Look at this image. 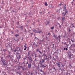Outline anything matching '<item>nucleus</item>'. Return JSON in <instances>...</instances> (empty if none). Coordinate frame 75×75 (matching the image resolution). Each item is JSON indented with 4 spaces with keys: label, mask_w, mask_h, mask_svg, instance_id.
Returning <instances> with one entry per match:
<instances>
[{
    "label": "nucleus",
    "mask_w": 75,
    "mask_h": 75,
    "mask_svg": "<svg viewBox=\"0 0 75 75\" xmlns=\"http://www.w3.org/2000/svg\"><path fill=\"white\" fill-rule=\"evenodd\" d=\"M0 62H2L3 65H4V66H6V65H7V61H6V60L3 59V57H2L1 58Z\"/></svg>",
    "instance_id": "obj_1"
},
{
    "label": "nucleus",
    "mask_w": 75,
    "mask_h": 75,
    "mask_svg": "<svg viewBox=\"0 0 75 75\" xmlns=\"http://www.w3.org/2000/svg\"><path fill=\"white\" fill-rule=\"evenodd\" d=\"M28 59L30 63H32V62L33 61V59H32V57H31V56H29L28 57Z\"/></svg>",
    "instance_id": "obj_2"
},
{
    "label": "nucleus",
    "mask_w": 75,
    "mask_h": 75,
    "mask_svg": "<svg viewBox=\"0 0 75 75\" xmlns=\"http://www.w3.org/2000/svg\"><path fill=\"white\" fill-rule=\"evenodd\" d=\"M57 51H58V50H56L55 52H54L53 54V55H54L55 57H56L57 59L58 58V53H57Z\"/></svg>",
    "instance_id": "obj_3"
},
{
    "label": "nucleus",
    "mask_w": 75,
    "mask_h": 75,
    "mask_svg": "<svg viewBox=\"0 0 75 75\" xmlns=\"http://www.w3.org/2000/svg\"><path fill=\"white\" fill-rule=\"evenodd\" d=\"M64 7H63V11H64L66 13H68V11H67V5L64 4Z\"/></svg>",
    "instance_id": "obj_4"
},
{
    "label": "nucleus",
    "mask_w": 75,
    "mask_h": 75,
    "mask_svg": "<svg viewBox=\"0 0 75 75\" xmlns=\"http://www.w3.org/2000/svg\"><path fill=\"white\" fill-rule=\"evenodd\" d=\"M60 64H61V62H57V66L58 67H59V71H60V70H61L62 71V69H61V66H60Z\"/></svg>",
    "instance_id": "obj_5"
},
{
    "label": "nucleus",
    "mask_w": 75,
    "mask_h": 75,
    "mask_svg": "<svg viewBox=\"0 0 75 75\" xmlns=\"http://www.w3.org/2000/svg\"><path fill=\"white\" fill-rule=\"evenodd\" d=\"M33 32H34L35 33H39V34H40V33H41V32L39 30L37 31L34 28L33 29Z\"/></svg>",
    "instance_id": "obj_6"
},
{
    "label": "nucleus",
    "mask_w": 75,
    "mask_h": 75,
    "mask_svg": "<svg viewBox=\"0 0 75 75\" xmlns=\"http://www.w3.org/2000/svg\"><path fill=\"white\" fill-rule=\"evenodd\" d=\"M18 48H19V47H16V50L17 51V52L16 53V54L17 55H18L19 54H20V53L18 52H19V50H18Z\"/></svg>",
    "instance_id": "obj_7"
},
{
    "label": "nucleus",
    "mask_w": 75,
    "mask_h": 75,
    "mask_svg": "<svg viewBox=\"0 0 75 75\" xmlns=\"http://www.w3.org/2000/svg\"><path fill=\"white\" fill-rule=\"evenodd\" d=\"M20 59H21V55H19L18 57H17L16 59V60H18V61L19 62Z\"/></svg>",
    "instance_id": "obj_8"
},
{
    "label": "nucleus",
    "mask_w": 75,
    "mask_h": 75,
    "mask_svg": "<svg viewBox=\"0 0 75 75\" xmlns=\"http://www.w3.org/2000/svg\"><path fill=\"white\" fill-rule=\"evenodd\" d=\"M28 33L29 35L30 34L31 36L33 35V32L31 33V30H28Z\"/></svg>",
    "instance_id": "obj_9"
},
{
    "label": "nucleus",
    "mask_w": 75,
    "mask_h": 75,
    "mask_svg": "<svg viewBox=\"0 0 75 75\" xmlns=\"http://www.w3.org/2000/svg\"><path fill=\"white\" fill-rule=\"evenodd\" d=\"M68 54V57H69V59H72V57H71V54H69V52H67Z\"/></svg>",
    "instance_id": "obj_10"
},
{
    "label": "nucleus",
    "mask_w": 75,
    "mask_h": 75,
    "mask_svg": "<svg viewBox=\"0 0 75 75\" xmlns=\"http://www.w3.org/2000/svg\"><path fill=\"white\" fill-rule=\"evenodd\" d=\"M13 40L14 41H17V42H18V38L17 39H15V38H12Z\"/></svg>",
    "instance_id": "obj_11"
},
{
    "label": "nucleus",
    "mask_w": 75,
    "mask_h": 75,
    "mask_svg": "<svg viewBox=\"0 0 75 75\" xmlns=\"http://www.w3.org/2000/svg\"><path fill=\"white\" fill-rule=\"evenodd\" d=\"M42 56V57H43L44 59H45V58H47V55L45 53L43 54Z\"/></svg>",
    "instance_id": "obj_12"
},
{
    "label": "nucleus",
    "mask_w": 75,
    "mask_h": 75,
    "mask_svg": "<svg viewBox=\"0 0 75 75\" xmlns=\"http://www.w3.org/2000/svg\"><path fill=\"white\" fill-rule=\"evenodd\" d=\"M28 67L29 68H31L32 65H31V63H29L28 64Z\"/></svg>",
    "instance_id": "obj_13"
},
{
    "label": "nucleus",
    "mask_w": 75,
    "mask_h": 75,
    "mask_svg": "<svg viewBox=\"0 0 75 75\" xmlns=\"http://www.w3.org/2000/svg\"><path fill=\"white\" fill-rule=\"evenodd\" d=\"M65 16H63L62 17V21L63 22V23H64L65 22Z\"/></svg>",
    "instance_id": "obj_14"
},
{
    "label": "nucleus",
    "mask_w": 75,
    "mask_h": 75,
    "mask_svg": "<svg viewBox=\"0 0 75 75\" xmlns=\"http://www.w3.org/2000/svg\"><path fill=\"white\" fill-rule=\"evenodd\" d=\"M58 37H59V41L57 42H60V40H61V36L59 35V36H58Z\"/></svg>",
    "instance_id": "obj_15"
},
{
    "label": "nucleus",
    "mask_w": 75,
    "mask_h": 75,
    "mask_svg": "<svg viewBox=\"0 0 75 75\" xmlns=\"http://www.w3.org/2000/svg\"><path fill=\"white\" fill-rule=\"evenodd\" d=\"M53 37H54V38H55V40H56V39H58V38H58V37L56 36L55 35H53Z\"/></svg>",
    "instance_id": "obj_16"
},
{
    "label": "nucleus",
    "mask_w": 75,
    "mask_h": 75,
    "mask_svg": "<svg viewBox=\"0 0 75 75\" xmlns=\"http://www.w3.org/2000/svg\"><path fill=\"white\" fill-rule=\"evenodd\" d=\"M40 67H42L43 68H45V67H46V66H45V65H44V64H42L40 66Z\"/></svg>",
    "instance_id": "obj_17"
},
{
    "label": "nucleus",
    "mask_w": 75,
    "mask_h": 75,
    "mask_svg": "<svg viewBox=\"0 0 75 75\" xmlns=\"http://www.w3.org/2000/svg\"><path fill=\"white\" fill-rule=\"evenodd\" d=\"M43 63L42 62V60H40V61L39 62V64L40 65H42V64Z\"/></svg>",
    "instance_id": "obj_18"
},
{
    "label": "nucleus",
    "mask_w": 75,
    "mask_h": 75,
    "mask_svg": "<svg viewBox=\"0 0 75 75\" xmlns=\"http://www.w3.org/2000/svg\"><path fill=\"white\" fill-rule=\"evenodd\" d=\"M20 68H22V71H24L25 70V69H24V67L23 66H20Z\"/></svg>",
    "instance_id": "obj_19"
},
{
    "label": "nucleus",
    "mask_w": 75,
    "mask_h": 75,
    "mask_svg": "<svg viewBox=\"0 0 75 75\" xmlns=\"http://www.w3.org/2000/svg\"><path fill=\"white\" fill-rule=\"evenodd\" d=\"M7 57L8 58L10 59H11V55H10V54L8 55V56H7Z\"/></svg>",
    "instance_id": "obj_20"
},
{
    "label": "nucleus",
    "mask_w": 75,
    "mask_h": 75,
    "mask_svg": "<svg viewBox=\"0 0 75 75\" xmlns=\"http://www.w3.org/2000/svg\"><path fill=\"white\" fill-rule=\"evenodd\" d=\"M64 66H65V64H61V67H62V68H64Z\"/></svg>",
    "instance_id": "obj_21"
},
{
    "label": "nucleus",
    "mask_w": 75,
    "mask_h": 75,
    "mask_svg": "<svg viewBox=\"0 0 75 75\" xmlns=\"http://www.w3.org/2000/svg\"><path fill=\"white\" fill-rule=\"evenodd\" d=\"M67 35L66 33H65L64 35L63 36V37H64V38H67Z\"/></svg>",
    "instance_id": "obj_22"
},
{
    "label": "nucleus",
    "mask_w": 75,
    "mask_h": 75,
    "mask_svg": "<svg viewBox=\"0 0 75 75\" xmlns=\"http://www.w3.org/2000/svg\"><path fill=\"white\" fill-rule=\"evenodd\" d=\"M66 14H67V13L66 12L64 14V12H62V15L63 16H65Z\"/></svg>",
    "instance_id": "obj_23"
},
{
    "label": "nucleus",
    "mask_w": 75,
    "mask_h": 75,
    "mask_svg": "<svg viewBox=\"0 0 75 75\" xmlns=\"http://www.w3.org/2000/svg\"><path fill=\"white\" fill-rule=\"evenodd\" d=\"M30 52H31V51H30L28 52V56H29V55H30Z\"/></svg>",
    "instance_id": "obj_24"
},
{
    "label": "nucleus",
    "mask_w": 75,
    "mask_h": 75,
    "mask_svg": "<svg viewBox=\"0 0 75 75\" xmlns=\"http://www.w3.org/2000/svg\"><path fill=\"white\" fill-rule=\"evenodd\" d=\"M32 12L31 11H30V12H29L28 14L29 15H30V16H31V15H33V14H32Z\"/></svg>",
    "instance_id": "obj_25"
},
{
    "label": "nucleus",
    "mask_w": 75,
    "mask_h": 75,
    "mask_svg": "<svg viewBox=\"0 0 75 75\" xmlns=\"http://www.w3.org/2000/svg\"><path fill=\"white\" fill-rule=\"evenodd\" d=\"M53 48L54 51H56V49H57V46L55 45V47H54V48Z\"/></svg>",
    "instance_id": "obj_26"
},
{
    "label": "nucleus",
    "mask_w": 75,
    "mask_h": 75,
    "mask_svg": "<svg viewBox=\"0 0 75 75\" xmlns=\"http://www.w3.org/2000/svg\"><path fill=\"white\" fill-rule=\"evenodd\" d=\"M4 51V55H6V52H7V50L5 49Z\"/></svg>",
    "instance_id": "obj_27"
},
{
    "label": "nucleus",
    "mask_w": 75,
    "mask_h": 75,
    "mask_svg": "<svg viewBox=\"0 0 75 75\" xmlns=\"http://www.w3.org/2000/svg\"><path fill=\"white\" fill-rule=\"evenodd\" d=\"M37 52H39L40 54H41V51H39V50H38V48L37 50Z\"/></svg>",
    "instance_id": "obj_28"
},
{
    "label": "nucleus",
    "mask_w": 75,
    "mask_h": 75,
    "mask_svg": "<svg viewBox=\"0 0 75 75\" xmlns=\"http://www.w3.org/2000/svg\"><path fill=\"white\" fill-rule=\"evenodd\" d=\"M68 29H69L68 32L69 33L70 32H71V30L70 28H69Z\"/></svg>",
    "instance_id": "obj_29"
},
{
    "label": "nucleus",
    "mask_w": 75,
    "mask_h": 75,
    "mask_svg": "<svg viewBox=\"0 0 75 75\" xmlns=\"http://www.w3.org/2000/svg\"><path fill=\"white\" fill-rule=\"evenodd\" d=\"M14 36H15V37H18V36H19V35L16 34L14 35Z\"/></svg>",
    "instance_id": "obj_30"
},
{
    "label": "nucleus",
    "mask_w": 75,
    "mask_h": 75,
    "mask_svg": "<svg viewBox=\"0 0 75 75\" xmlns=\"http://www.w3.org/2000/svg\"><path fill=\"white\" fill-rule=\"evenodd\" d=\"M45 6H48V4H47V3L46 2L45 3Z\"/></svg>",
    "instance_id": "obj_31"
},
{
    "label": "nucleus",
    "mask_w": 75,
    "mask_h": 75,
    "mask_svg": "<svg viewBox=\"0 0 75 75\" xmlns=\"http://www.w3.org/2000/svg\"><path fill=\"white\" fill-rule=\"evenodd\" d=\"M23 26H21V27H20V28H21V30H22V31H23Z\"/></svg>",
    "instance_id": "obj_32"
},
{
    "label": "nucleus",
    "mask_w": 75,
    "mask_h": 75,
    "mask_svg": "<svg viewBox=\"0 0 75 75\" xmlns=\"http://www.w3.org/2000/svg\"><path fill=\"white\" fill-rule=\"evenodd\" d=\"M45 60H47V61H48V58H47V57L46 58H45Z\"/></svg>",
    "instance_id": "obj_33"
},
{
    "label": "nucleus",
    "mask_w": 75,
    "mask_h": 75,
    "mask_svg": "<svg viewBox=\"0 0 75 75\" xmlns=\"http://www.w3.org/2000/svg\"><path fill=\"white\" fill-rule=\"evenodd\" d=\"M69 43V42H66L67 44V46H68V45H69V44L68 43Z\"/></svg>",
    "instance_id": "obj_34"
},
{
    "label": "nucleus",
    "mask_w": 75,
    "mask_h": 75,
    "mask_svg": "<svg viewBox=\"0 0 75 75\" xmlns=\"http://www.w3.org/2000/svg\"><path fill=\"white\" fill-rule=\"evenodd\" d=\"M72 46L73 47H74V48H75V44L74 43L72 44Z\"/></svg>",
    "instance_id": "obj_35"
},
{
    "label": "nucleus",
    "mask_w": 75,
    "mask_h": 75,
    "mask_svg": "<svg viewBox=\"0 0 75 75\" xmlns=\"http://www.w3.org/2000/svg\"><path fill=\"white\" fill-rule=\"evenodd\" d=\"M64 50H68V48H67V47H64Z\"/></svg>",
    "instance_id": "obj_36"
},
{
    "label": "nucleus",
    "mask_w": 75,
    "mask_h": 75,
    "mask_svg": "<svg viewBox=\"0 0 75 75\" xmlns=\"http://www.w3.org/2000/svg\"><path fill=\"white\" fill-rule=\"evenodd\" d=\"M45 59H42V62L43 63L45 62Z\"/></svg>",
    "instance_id": "obj_37"
},
{
    "label": "nucleus",
    "mask_w": 75,
    "mask_h": 75,
    "mask_svg": "<svg viewBox=\"0 0 75 75\" xmlns=\"http://www.w3.org/2000/svg\"><path fill=\"white\" fill-rule=\"evenodd\" d=\"M15 62H17V63H18V60L16 59V60H15Z\"/></svg>",
    "instance_id": "obj_38"
},
{
    "label": "nucleus",
    "mask_w": 75,
    "mask_h": 75,
    "mask_svg": "<svg viewBox=\"0 0 75 75\" xmlns=\"http://www.w3.org/2000/svg\"><path fill=\"white\" fill-rule=\"evenodd\" d=\"M54 45H55L54 44H52V48H54Z\"/></svg>",
    "instance_id": "obj_39"
},
{
    "label": "nucleus",
    "mask_w": 75,
    "mask_h": 75,
    "mask_svg": "<svg viewBox=\"0 0 75 75\" xmlns=\"http://www.w3.org/2000/svg\"><path fill=\"white\" fill-rule=\"evenodd\" d=\"M17 74H19V75H21V72H17Z\"/></svg>",
    "instance_id": "obj_40"
},
{
    "label": "nucleus",
    "mask_w": 75,
    "mask_h": 75,
    "mask_svg": "<svg viewBox=\"0 0 75 75\" xmlns=\"http://www.w3.org/2000/svg\"><path fill=\"white\" fill-rule=\"evenodd\" d=\"M62 70H63V71H65V68L63 67L62 69Z\"/></svg>",
    "instance_id": "obj_41"
},
{
    "label": "nucleus",
    "mask_w": 75,
    "mask_h": 75,
    "mask_svg": "<svg viewBox=\"0 0 75 75\" xmlns=\"http://www.w3.org/2000/svg\"><path fill=\"white\" fill-rule=\"evenodd\" d=\"M64 45H66L67 47L68 46V44H67V42H65L64 43Z\"/></svg>",
    "instance_id": "obj_42"
},
{
    "label": "nucleus",
    "mask_w": 75,
    "mask_h": 75,
    "mask_svg": "<svg viewBox=\"0 0 75 75\" xmlns=\"http://www.w3.org/2000/svg\"><path fill=\"white\" fill-rule=\"evenodd\" d=\"M37 54H35V58H36V57H38V56H37Z\"/></svg>",
    "instance_id": "obj_43"
},
{
    "label": "nucleus",
    "mask_w": 75,
    "mask_h": 75,
    "mask_svg": "<svg viewBox=\"0 0 75 75\" xmlns=\"http://www.w3.org/2000/svg\"><path fill=\"white\" fill-rule=\"evenodd\" d=\"M54 27H52L51 28V30H54Z\"/></svg>",
    "instance_id": "obj_44"
},
{
    "label": "nucleus",
    "mask_w": 75,
    "mask_h": 75,
    "mask_svg": "<svg viewBox=\"0 0 75 75\" xmlns=\"http://www.w3.org/2000/svg\"><path fill=\"white\" fill-rule=\"evenodd\" d=\"M69 49L70 50H72V47L70 46L69 47Z\"/></svg>",
    "instance_id": "obj_45"
},
{
    "label": "nucleus",
    "mask_w": 75,
    "mask_h": 75,
    "mask_svg": "<svg viewBox=\"0 0 75 75\" xmlns=\"http://www.w3.org/2000/svg\"><path fill=\"white\" fill-rule=\"evenodd\" d=\"M17 51V50H16V49L14 50H12V52H16Z\"/></svg>",
    "instance_id": "obj_46"
},
{
    "label": "nucleus",
    "mask_w": 75,
    "mask_h": 75,
    "mask_svg": "<svg viewBox=\"0 0 75 75\" xmlns=\"http://www.w3.org/2000/svg\"><path fill=\"white\" fill-rule=\"evenodd\" d=\"M37 69L38 71H39V70H40V67H37Z\"/></svg>",
    "instance_id": "obj_47"
},
{
    "label": "nucleus",
    "mask_w": 75,
    "mask_h": 75,
    "mask_svg": "<svg viewBox=\"0 0 75 75\" xmlns=\"http://www.w3.org/2000/svg\"><path fill=\"white\" fill-rule=\"evenodd\" d=\"M39 71H40V72H42L43 71H42V69H40L39 70Z\"/></svg>",
    "instance_id": "obj_48"
},
{
    "label": "nucleus",
    "mask_w": 75,
    "mask_h": 75,
    "mask_svg": "<svg viewBox=\"0 0 75 75\" xmlns=\"http://www.w3.org/2000/svg\"><path fill=\"white\" fill-rule=\"evenodd\" d=\"M20 68H21V67H20V66H18V67L17 68L18 70H19L20 69Z\"/></svg>",
    "instance_id": "obj_49"
},
{
    "label": "nucleus",
    "mask_w": 75,
    "mask_h": 75,
    "mask_svg": "<svg viewBox=\"0 0 75 75\" xmlns=\"http://www.w3.org/2000/svg\"><path fill=\"white\" fill-rule=\"evenodd\" d=\"M42 72H43V75H45V72H44V71H43Z\"/></svg>",
    "instance_id": "obj_50"
},
{
    "label": "nucleus",
    "mask_w": 75,
    "mask_h": 75,
    "mask_svg": "<svg viewBox=\"0 0 75 75\" xmlns=\"http://www.w3.org/2000/svg\"><path fill=\"white\" fill-rule=\"evenodd\" d=\"M69 42V44H71V41L69 40V41L68 42Z\"/></svg>",
    "instance_id": "obj_51"
},
{
    "label": "nucleus",
    "mask_w": 75,
    "mask_h": 75,
    "mask_svg": "<svg viewBox=\"0 0 75 75\" xmlns=\"http://www.w3.org/2000/svg\"><path fill=\"white\" fill-rule=\"evenodd\" d=\"M38 61V60H37V59H36L35 58V60H34V61L35 62H36V61Z\"/></svg>",
    "instance_id": "obj_52"
},
{
    "label": "nucleus",
    "mask_w": 75,
    "mask_h": 75,
    "mask_svg": "<svg viewBox=\"0 0 75 75\" xmlns=\"http://www.w3.org/2000/svg\"><path fill=\"white\" fill-rule=\"evenodd\" d=\"M50 33H49L48 34H46V35H49V36H50Z\"/></svg>",
    "instance_id": "obj_53"
},
{
    "label": "nucleus",
    "mask_w": 75,
    "mask_h": 75,
    "mask_svg": "<svg viewBox=\"0 0 75 75\" xmlns=\"http://www.w3.org/2000/svg\"><path fill=\"white\" fill-rule=\"evenodd\" d=\"M38 58H40V57H41V55L40 54H39L38 56Z\"/></svg>",
    "instance_id": "obj_54"
},
{
    "label": "nucleus",
    "mask_w": 75,
    "mask_h": 75,
    "mask_svg": "<svg viewBox=\"0 0 75 75\" xmlns=\"http://www.w3.org/2000/svg\"><path fill=\"white\" fill-rule=\"evenodd\" d=\"M4 4V2L3 1H2V4Z\"/></svg>",
    "instance_id": "obj_55"
},
{
    "label": "nucleus",
    "mask_w": 75,
    "mask_h": 75,
    "mask_svg": "<svg viewBox=\"0 0 75 75\" xmlns=\"http://www.w3.org/2000/svg\"><path fill=\"white\" fill-rule=\"evenodd\" d=\"M53 60H54V61H56V59H55V58H54V57H53Z\"/></svg>",
    "instance_id": "obj_56"
},
{
    "label": "nucleus",
    "mask_w": 75,
    "mask_h": 75,
    "mask_svg": "<svg viewBox=\"0 0 75 75\" xmlns=\"http://www.w3.org/2000/svg\"><path fill=\"white\" fill-rule=\"evenodd\" d=\"M58 33V31L57 30H55V33Z\"/></svg>",
    "instance_id": "obj_57"
},
{
    "label": "nucleus",
    "mask_w": 75,
    "mask_h": 75,
    "mask_svg": "<svg viewBox=\"0 0 75 75\" xmlns=\"http://www.w3.org/2000/svg\"><path fill=\"white\" fill-rule=\"evenodd\" d=\"M25 32L26 33H27V30H26V29H25Z\"/></svg>",
    "instance_id": "obj_58"
},
{
    "label": "nucleus",
    "mask_w": 75,
    "mask_h": 75,
    "mask_svg": "<svg viewBox=\"0 0 75 75\" xmlns=\"http://www.w3.org/2000/svg\"><path fill=\"white\" fill-rule=\"evenodd\" d=\"M29 74L27 72L26 74V75H29Z\"/></svg>",
    "instance_id": "obj_59"
},
{
    "label": "nucleus",
    "mask_w": 75,
    "mask_h": 75,
    "mask_svg": "<svg viewBox=\"0 0 75 75\" xmlns=\"http://www.w3.org/2000/svg\"><path fill=\"white\" fill-rule=\"evenodd\" d=\"M9 11V10H7V9L5 10V11L6 12H7V11Z\"/></svg>",
    "instance_id": "obj_60"
},
{
    "label": "nucleus",
    "mask_w": 75,
    "mask_h": 75,
    "mask_svg": "<svg viewBox=\"0 0 75 75\" xmlns=\"http://www.w3.org/2000/svg\"><path fill=\"white\" fill-rule=\"evenodd\" d=\"M9 54H12V53H11V52H8Z\"/></svg>",
    "instance_id": "obj_61"
},
{
    "label": "nucleus",
    "mask_w": 75,
    "mask_h": 75,
    "mask_svg": "<svg viewBox=\"0 0 75 75\" xmlns=\"http://www.w3.org/2000/svg\"><path fill=\"white\" fill-rule=\"evenodd\" d=\"M34 74V73L33 72L31 73L30 74V75H33Z\"/></svg>",
    "instance_id": "obj_62"
},
{
    "label": "nucleus",
    "mask_w": 75,
    "mask_h": 75,
    "mask_svg": "<svg viewBox=\"0 0 75 75\" xmlns=\"http://www.w3.org/2000/svg\"><path fill=\"white\" fill-rule=\"evenodd\" d=\"M53 69H54V70H55V71H57V69H55V67H54V68H53Z\"/></svg>",
    "instance_id": "obj_63"
},
{
    "label": "nucleus",
    "mask_w": 75,
    "mask_h": 75,
    "mask_svg": "<svg viewBox=\"0 0 75 75\" xmlns=\"http://www.w3.org/2000/svg\"><path fill=\"white\" fill-rule=\"evenodd\" d=\"M66 75H68V72H67L66 73Z\"/></svg>",
    "instance_id": "obj_64"
}]
</instances>
